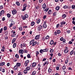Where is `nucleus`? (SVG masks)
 Instances as JSON below:
<instances>
[{
  "mask_svg": "<svg viewBox=\"0 0 75 75\" xmlns=\"http://www.w3.org/2000/svg\"><path fill=\"white\" fill-rule=\"evenodd\" d=\"M23 20H24L26 18H27L28 17V15L27 14H25L24 16H21Z\"/></svg>",
  "mask_w": 75,
  "mask_h": 75,
  "instance_id": "1",
  "label": "nucleus"
},
{
  "mask_svg": "<svg viewBox=\"0 0 75 75\" xmlns=\"http://www.w3.org/2000/svg\"><path fill=\"white\" fill-rule=\"evenodd\" d=\"M17 11L16 10V9H15L14 8L12 11V13L13 15H14L15 14H17Z\"/></svg>",
  "mask_w": 75,
  "mask_h": 75,
  "instance_id": "2",
  "label": "nucleus"
},
{
  "mask_svg": "<svg viewBox=\"0 0 75 75\" xmlns=\"http://www.w3.org/2000/svg\"><path fill=\"white\" fill-rule=\"evenodd\" d=\"M47 27V25L46 24V21L44 22V23L43 25V27L44 28H46Z\"/></svg>",
  "mask_w": 75,
  "mask_h": 75,
  "instance_id": "3",
  "label": "nucleus"
},
{
  "mask_svg": "<svg viewBox=\"0 0 75 75\" xmlns=\"http://www.w3.org/2000/svg\"><path fill=\"white\" fill-rule=\"evenodd\" d=\"M61 33V31L59 30H58L57 32H54V34L55 35H57V34H59Z\"/></svg>",
  "mask_w": 75,
  "mask_h": 75,
  "instance_id": "4",
  "label": "nucleus"
},
{
  "mask_svg": "<svg viewBox=\"0 0 75 75\" xmlns=\"http://www.w3.org/2000/svg\"><path fill=\"white\" fill-rule=\"evenodd\" d=\"M52 69H51V66H50L48 69V73H52Z\"/></svg>",
  "mask_w": 75,
  "mask_h": 75,
  "instance_id": "5",
  "label": "nucleus"
},
{
  "mask_svg": "<svg viewBox=\"0 0 75 75\" xmlns=\"http://www.w3.org/2000/svg\"><path fill=\"white\" fill-rule=\"evenodd\" d=\"M42 26L40 25L39 26H38V30L39 31H40L42 29Z\"/></svg>",
  "mask_w": 75,
  "mask_h": 75,
  "instance_id": "6",
  "label": "nucleus"
},
{
  "mask_svg": "<svg viewBox=\"0 0 75 75\" xmlns=\"http://www.w3.org/2000/svg\"><path fill=\"white\" fill-rule=\"evenodd\" d=\"M4 13V10H2L1 11V13H0V16H1L2 15V14H3Z\"/></svg>",
  "mask_w": 75,
  "mask_h": 75,
  "instance_id": "7",
  "label": "nucleus"
},
{
  "mask_svg": "<svg viewBox=\"0 0 75 75\" xmlns=\"http://www.w3.org/2000/svg\"><path fill=\"white\" fill-rule=\"evenodd\" d=\"M16 65L18 67H20L21 65V63H17L16 64Z\"/></svg>",
  "mask_w": 75,
  "mask_h": 75,
  "instance_id": "8",
  "label": "nucleus"
},
{
  "mask_svg": "<svg viewBox=\"0 0 75 75\" xmlns=\"http://www.w3.org/2000/svg\"><path fill=\"white\" fill-rule=\"evenodd\" d=\"M36 65H37V63L35 62H33L32 64V67H35Z\"/></svg>",
  "mask_w": 75,
  "mask_h": 75,
  "instance_id": "9",
  "label": "nucleus"
},
{
  "mask_svg": "<svg viewBox=\"0 0 75 75\" xmlns=\"http://www.w3.org/2000/svg\"><path fill=\"white\" fill-rule=\"evenodd\" d=\"M19 52L20 54H23L24 52V50L22 49L20 50L19 51Z\"/></svg>",
  "mask_w": 75,
  "mask_h": 75,
  "instance_id": "10",
  "label": "nucleus"
},
{
  "mask_svg": "<svg viewBox=\"0 0 75 75\" xmlns=\"http://www.w3.org/2000/svg\"><path fill=\"white\" fill-rule=\"evenodd\" d=\"M66 23V22H65L63 21L60 24L61 25H60L61 27L62 25H64V24H65V23Z\"/></svg>",
  "mask_w": 75,
  "mask_h": 75,
  "instance_id": "11",
  "label": "nucleus"
},
{
  "mask_svg": "<svg viewBox=\"0 0 75 75\" xmlns=\"http://www.w3.org/2000/svg\"><path fill=\"white\" fill-rule=\"evenodd\" d=\"M42 7L44 9L46 7V4H42Z\"/></svg>",
  "mask_w": 75,
  "mask_h": 75,
  "instance_id": "12",
  "label": "nucleus"
},
{
  "mask_svg": "<svg viewBox=\"0 0 75 75\" xmlns=\"http://www.w3.org/2000/svg\"><path fill=\"white\" fill-rule=\"evenodd\" d=\"M34 40H33L30 41V45H31L32 44H33V43H34Z\"/></svg>",
  "mask_w": 75,
  "mask_h": 75,
  "instance_id": "13",
  "label": "nucleus"
},
{
  "mask_svg": "<svg viewBox=\"0 0 75 75\" xmlns=\"http://www.w3.org/2000/svg\"><path fill=\"white\" fill-rule=\"evenodd\" d=\"M39 38H40V35H37L35 37V40H37V39H38Z\"/></svg>",
  "mask_w": 75,
  "mask_h": 75,
  "instance_id": "14",
  "label": "nucleus"
},
{
  "mask_svg": "<svg viewBox=\"0 0 75 75\" xmlns=\"http://www.w3.org/2000/svg\"><path fill=\"white\" fill-rule=\"evenodd\" d=\"M44 50H43L42 49H41L40 50V53H41V54H43V53H42V52H44Z\"/></svg>",
  "mask_w": 75,
  "mask_h": 75,
  "instance_id": "15",
  "label": "nucleus"
},
{
  "mask_svg": "<svg viewBox=\"0 0 75 75\" xmlns=\"http://www.w3.org/2000/svg\"><path fill=\"white\" fill-rule=\"evenodd\" d=\"M5 64V62H2L1 63H0V66L2 67V66H3Z\"/></svg>",
  "mask_w": 75,
  "mask_h": 75,
  "instance_id": "16",
  "label": "nucleus"
},
{
  "mask_svg": "<svg viewBox=\"0 0 75 75\" xmlns=\"http://www.w3.org/2000/svg\"><path fill=\"white\" fill-rule=\"evenodd\" d=\"M18 66H17L16 65H15L14 67V70H17V69H18Z\"/></svg>",
  "mask_w": 75,
  "mask_h": 75,
  "instance_id": "17",
  "label": "nucleus"
},
{
  "mask_svg": "<svg viewBox=\"0 0 75 75\" xmlns=\"http://www.w3.org/2000/svg\"><path fill=\"white\" fill-rule=\"evenodd\" d=\"M16 4L18 6H20V2H19L17 1L16 2Z\"/></svg>",
  "mask_w": 75,
  "mask_h": 75,
  "instance_id": "18",
  "label": "nucleus"
},
{
  "mask_svg": "<svg viewBox=\"0 0 75 75\" xmlns=\"http://www.w3.org/2000/svg\"><path fill=\"white\" fill-rule=\"evenodd\" d=\"M74 53V50H73L71 51V52H70V54L71 55H72V54H73Z\"/></svg>",
  "mask_w": 75,
  "mask_h": 75,
  "instance_id": "19",
  "label": "nucleus"
},
{
  "mask_svg": "<svg viewBox=\"0 0 75 75\" xmlns=\"http://www.w3.org/2000/svg\"><path fill=\"white\" fill-rule=\"evenodd\" d=\"M7 30V27L6 26H5L4 28V31H6Z\"/></svg>",
  "mask_w": 75,
  "mask_h": 75,
  "instance_id": "20",
  "label": "nucleus"
},
{
  "mask_svg": "<svg viewBox=\"0 0 75 75\" xmlns=\"http://www.w3.org/2000/svg\"><path fill=\"white\" fill-rule=\"evenodd\" d=\"M62 17L63 18H65V17H67V16H66V15H65V14H63L62 15Z\"/></svg>",
  "mask_w": 75,
  "mask_h": 75,
  "instance_id": "21",
  "label": "nucleus"
},
{
  "mask_svg": "<svg viewBox=\"0 0 75 75\" xmlns=\"http://www.w3.org/2000/svg\"><path fill=\"white\" fill-rule=\"evenodd\" d=\"M50 45H53L54 44V41L53 40H51L50 42Z\"/></svg>",
  "mask_w": 75,
  "mask_h": 75,
  "instance_id": "22",
  "label": "nucleus"
},
{
  "mask_svg": "<svg viewBox=\"0 0 75 75\" xmlns=\"http://www.w3.org/2000/svg\"><path fill=\"white\" fill-rule=\"evenodd\" d=\"M16 40V38L13 39L12 40V44H13Z\"/></svg>",
  "mask_w": 75,
  "mask_h": 75,
  "instance_id": "23",
  "label": "nucleus"
},
{
  "mask_svg": "<svg viewBox=\"0 0 75 75\" xmlns=\"http://www.w3.org/2000/svg\"><path fill=\"white\" fill-rule=\"evenodd\" d=\"M64 9H67V8H68L69 7L68 6H64Z\"/></svg>",
  "mask_w": 75,
  "mask_h": 75,
  "instance_id": "24",
  "label": "nucleus"
},
{
  "mask_svg": "<svg viewBox=\"0 0 75 75\" xmlns=\"http://www.w3.org/2000/svg\"><path fill=\"white\" fill-rule=\"evenodd\" d=\"M7 16L8 18H10L11 17V14L10 13H7Z\"/></svg>",
  "mask_w": 75,
  "mask_h": 75,
  "instance_id": "25",
  "label": "nucleus"
},
{
  "mask_svg": "<svg viewBox=\"0 0 75 75\" xmlns=\"http://www.w3.org/2000/svg\"><path fill=\"white\" fill-rule=\"evenodd\" d=\"M36 56L37 57H38V55L39 54V52L38 51H36Z\"/></svg>",
  "mask_w": 75,
  "mask_h": 75,
  "instance_id": "26",
  "label": "nucleus"
},
{
  "mask_svg": "<svg viewBox=\"0 0 75 75\" xmlns=\"http://www.w3.org/2000/svg\"><path fill=\"white\" fill-rule=\"evenodd\" d=\"M26 69L27 71H29L30 70V67H28L26 68Z\"/></svg>",
  "mask_w": 75,
  "mask_h": 75,
  "instance_id": "27",
  "label": "nucleus"
},
{
  "mask_svg": "<svg viewBox=\"0 0 75 75\" xmlns=\"http://www.w3.org/2000/svg\"><path fill=\"white\" fill-rule=\"evenodd\" d=\"M64 52H65V53H67V52H68V49H66L65 50H64Z\"/></svg>",
  "mask_w": 75,
  "mask_h": 75,
  "instance_id": "28",
  "label": "nucleus"
},
{
  "mask_svg": "<svg viewBox=\"0 0 75 75\" xmlns=\"http://www.w3.org/2000/svg\"><path fill=\"white\" fill-rule=\"evenodd\" d=\"M35 24V22H32L31 23V26H33V25H34Z\"/></svg>",
  "mask_w": 75,
  "mask_h": 75,
  "instance_id": "29",
  "label": "nucleus"
},
{
  "mask_svg": "<svg viewBox=\"0 0 75 75\" xmlns=\"http://www.w3.org/2000/svg\"><path fill=\"white\" fill-rule=\"evenodd\" d=\"M71 8L73 9H75V5H72Z\"/></svg>",
  "mask_w": 75,
  "mask_h": 75,
  "instance_id": "30",
  "label": "nucleus"
},
{
  "mask_svg": "<svg viewBox=\"0 0 75 75\" xmlns=\"http://www.w3.org/2000/svg\"><path fill=\"white\" fill-rule=\"evenodd\" d=\"M62 69L63 70H65V69H66V66H63L62 67Z\"/></svg>",
  "mask_w": 75,
  "mask_h": 75,
  "instance_id": "31",
  "label": "nucleus"
},
{
  "mask_svg": "<svg viewBox=\"0 0 75 75\" xmlns=\"http://www.w3.org/2000/svg\"><path fill=\"white\" fill-rule=\"evenodd\" d=\"M16 47V43H14L13 45V48H15Z\"/></svg>",
  "mask_w": 75,
  "mask_h": 75,
  "instance_id": "32",
  "label": "nucleus"
},
{
  "mask_svg": "<svg viewBox=\"0 0 75 75\" xmlns=\"http://www.w3.org/2000/svg\"><path fill=\"white\" fill-rule=\"evenodd\" d=\"M59 9V7L58 6H57L56 8V10H58Z\"/></svg>",
  "mask_w": 75,
  "mask_h": 75,
  "instance_id": "33",
  "label": "nucleus"
},
{
  "mask_svg": "<svg viewBox=\"0 0 75 75\" xmlns=\"http://www.w3.org/2000/svg\"><path fill=\"white\" fill-rule=\"evenodd\" d=\"M36 44H37V41L34 42L32 44V46H34V45H35Z\"/></svg>",
  "mask_w": 75,
  "mask_h": 75,
  "instance_id": "34",
  "label": "nucleus"
},
{
  "mask_svg": "<svg viewBox=\"0 0 75 75\" xmlns=\"http://www.w3.org/2000/svg\"><path fill=\"white\" fill-rule=\"evenodd\" d=\"M44 50V52H47L48 51V49L46 48L45 49H43Z\"/></svg>",
  "mask_w": 75,
  "mask_h": 75,
  "instance_id": "35",
  "label": "nucleus"
},
{
  "mask_svg": "<svg viewBox=\"0 0 75 75\" xmlns=\"http://www.w3.org/2000/svg\"><path fill=\"white\" fill-rule=\"evenodd\" d=\"M23 7H24L25 8H26L27 7V4H24L23 5Z\"/></svg>",
  "mask_w": 75,
  "mask_h": 75,
  "instance_id": "36",
  "label": "nucleus"
},
{
  "mask_svg": "<svg viewBox=\"0 0 75 75\" xmlns=\"http://www.w3.org/2000/svg\"><path fill=\"white\" fill-rule=\"evenodd\" d=\"M15 57H16L17 58H19V56L18 54H16L15 55Z\"/></svg>",
  "mask_w": 75,
  "mask_h": 75,
  "instance_id": "37",
  "label": "nucleus"
},
{
  "mask_svg": "<svg viewBox=\"0 0 75 75\" xmlns=\"http://www.w3.org/2000/svg\"><path fill=\"white\" fill-rule=\"evenodd\" d=\"M18 28H19V30H20V31H21V30H23V28H22V27L21 26L19 27Z\"/></svg>",
  "mask_w": 75,
  "mask_h": 75,
  "instance_id": "38",
  "label": "nucleus"
},
{
  "mask_svg": "<svg viewBox=\"0 0 75 75\" xmlns=\"http://www.w3.org/2000/svg\"><path fill=\"white\" fill-rule=\"evenodd\" d=\"M27 57L28 58H31V56H30V54H28L27 55Z\"/></svg>",
  "mask_w": 75,
  "mask_h": 75,
  "instance_id": "39",
  "label": "nucleus"
},
{
  "mask_svg": "<svg viewBox=\"0 0 75 75\" xmlns=\"http://www.w3.org/2000/svg\"><path fill=\"white\" fill-rule=\"evenodd\" d=\"M36 74V71H34L32 73V75H35Z\"/></svg>",
  "mask_w": 75,
  "mask_h": 75,
  "instance_id": "40",
  "label": "nucleus"
},
{
  "mask_svg": "<svg viewBox=\"0 0 75 75\" xmlns=\"http://www.w3.org/2000/svg\"><path fill=\"white\" fill-rule=\"evenodd\" d=\"M54 52V50L52 49H51L50 50V52H51V53H52Z\"/></svg>",
  "mask_w": 75,
  "mask_h": 75,
  "instance_id": "41",
  "label": "nucleus"
},
{
  "mask_svg": "<svg viewBox=\"0 0 75 75\" xmlns=\"http://www.w3.org/2000/svg\"><path fill=\"white\" fill-rule=\"evenodd\" d=\"M40 19L38 20L37 21V24H39L40 23Z\"/></svg>",
  "mask_w": 75,
  "mask_h": 75,
  "instance_id": "42",
  "label": "nucleus"
},
{
  "mask_svg": "<svg viewBox=\"0 0 75 75\" xmlns=\"http://www.w3.org/2000/svg\"><path fill=\"white\" fill-rule=\"evenodd\" d=\"M24 74H27L28 72L27 70H24Z\"/></svg>",
  "mask_w": 75,
  "mask_h": 75,
  "instance_id": "43",
  "label": "nucleus"
},
{
  "mask_svg": "<svg viewBox=\"0 0 75 75\" xmlns=\"http://www.w3.org/2000/svg\"><path fill=\"white\" fill-rule=\"evenodd\" d=\"M1 71L2 72H5V69H2Z\"/></svg>",
  "mask_w": 75,
  "mask_h": 75,
  "instance_id": "44",
  "label": "nucleus"
},
{
  "mask_svg": "<svg viewBox=\"0 0 75 75\" xmlns=\"http://www.w3.org/2000/svg\"><path fill=\"white\" fill-rule=\"evenodd\" d=\"M18 75H23V73L20 72L18 73Z\"/></svg>",
  "mask_w": 75,
  "mask_h": 75,
  "instance_id": "45",
  "label": "nucleus"
},
{
  "mask_svg": "<svg viewBox=\"0 0 75 75\" xmlns=\"http://www.w3.org/2000/svg\"><path fill=\"white\" fill-rule=\"evenodd\" d=\"M3 8V5L0 6V10H2Z\"/></svg>",
  "mask_w": 75,
  "mask_h": 75,
  "instance_id": "46",
  "label": "nucleus"
},
{
  "mask_svg": "<svg viewBox=\"0 0 75 75\" xmlns=\"http://www.w3.org/2000/svg\"><path fill=\"white\" fill-rule=\"evenodd\" d=\"M49 10V8H46L45 10L44 11H45V12H47L48 11V10Z\"/></svg>",
  "mask_w": 75,
  "mask_h": 75,
  "instance_id": "47",
  "label": "nucleus"
},
{
  "mask_svg": "<svg viewBox=\"0 0 75 75\" xmlns=\"http://www.w3.org/2000/svg\"><path fill=\"white\" fill-rule=\"evenodd\" d=\"M56 15L57 13L56 12H54L53 14V16H55Z\"/></svg>",
  "mask_w": 75,
  "mask_h": 75,
  "instance_id": "48",
  "label": "nucleus"
},
{
  "mask_svg": "<svg viewBox=\"0 0 75 75\" xmlns=\"http://www.w3.org/2000/svg\"><path fill=\"white\" fill-rule=\"evenodd\" d=\"M22 45H23V47H25V45H26V44H25V43H23Z\"/></svg>",
  "mask_w": 75,
  "mask_h": 75,
  "instance_id": "49",
  "label": "nucleus"
},
{
  "mask_svg": "<svg viewBox=\"0 0 75 75\" xmlns=\"http://www.w3.org/2000/svg\"><path fill=\"white\" fill-rule=\"evenodd\" d=\"M17 61V59L15 58L13 60V62H16V61Z\"/></svg>",
  "mask_w": 75,
  "mask_h": 75,
  "instance_id": "50",
  "label": "nucleus"
},
{
  "mask_svg": "<svg viewBox=\"0 0 75 75\" xmlns=\"http://www.w3.org/2000/svg\"><path fill=\"white\" fill-rule=\"evenodd\" d=\"M48 13L49 14H51V10H50L48 12Z\"/></svg>",
  "mask_w": 75,
  "mask_h": 75,
  "instance_id": "51",
  "label": "nucleus"
},
{
  "mask_svg": "<svg viewBox=\"0 0 75 75\" xmlns=\"http://www.w3.org/2000/svg\"><path fill=\"white\" fill-rule=\"evenodd\" d=\"M67 34H69V33H71V31L70 30H67Z\"/></svg>",
  "mask_w": 75,
  "mask_h": 75,
  "instance_id": "52",
  "label": "nucleus"
},
{
  "mask_svg": "<svg viewBox=\"0 0 75 75\" xmlns=\"http://www.w3.org/2000/svg\"><path fill=\"white\" fill-rule=\"evenodd\" d=\"M9 21L10 22H11L12 23H14V22L13 21V19H10L9 20Z\"/></svg>",
  "mask_w": 75,
  "mask_h": 75,
  "instance_id": "53",
  "label": "nucleus"
},
{
  "mask_svg": "<svg viewBox=\"0 0 75 75\" xmlns=\"http://www.w3.org/2000/svg\"><path fill=\"white\" fill-rule=\"evenodd\" d=\"M3 28H2L0 29V33H2V31H3Z\"/></svg>",
  "mask_w": 75,
  "mask_h": 75,
  "instance_id": "54",
  "label": "nucleus"
},
{
  "mask_svg": "<svg viewBox=\"0 0 75 75\" xmlns=\"http://www.w3.org/2000/svg\"><path fill=\"white\" fill-rule=\"evenodd\" d=\"M11 33H13V34H15L16 33V32L15 31H14V30H12L11 31Z\"/></svg>",
  "mask_w": 75,
  "mask_h": 75,
  "instance_id": "55",
  "label": "nucleus"
},
{
  "mask_svg": "<svg viewBox=\"0 0 75 75\" xmlns=\"http://www.w3.org/2000/svg\"><path fill=\"white\" fill-rule=\"evenodd\" d=\"M13 24L11 23L10 25H9V28H10V27H12V26L13 25Z\"/></svg>",
  "mask_w": 75,
  "mask_h": 75,
  "instance_id": "56",
  "label": "nucleus"
},
{
  "mask_svg": "<svg viewBox=\"0 0 75 75\" xmlns=\"http://www.w3.org/2000/svg\"><path fill=\"white\" fill-rule=\"evenodd\" d=\"M63 73H64V75H65V74H66V73H67V71H65V70L63 71Z\"/></svg>",
  "mask_w": 75,
  "mask_h": 75,
  "instance_id": "57",
  "label": "nucleus"
},
{
  "mask_svg": "<svg viewBox=\"0 0 75 75\" xmlns=\"http://www.w3.org/2000/svg\"><path fill=\"white\" fill-rule=\"evenodd\" d=\"M29 62H30V61H29V60H27V61L25 62V64H28V63Z\"/></svg>",
  "mask_w": 75,
  "mask_h": 75,
  "instance_id": "58",
  "label": "nucleus"
},
{
  "mask_svg": "<svg viewBox=\"0 0 75 75\" xmlns=\"http://www.w3.org/2000/svg\"><path fill=\"white\" fill-rule=\"evenodd\" d=\"M50 38V36H47L46 38H45V39L46 40H47V39H48Z\"/></svg>",
  "mask_w": 75,
  "mask_h": 75,
  "instance_id": "59",
  "label": "nucleus"
},
{
  "mask_svg": "<svg viewBox=\"0 0 75 75\" xmlns=\"http://www.w3.org/2000/svg\"><path fill=\"white\" fill-rule=\"evenodd\" d=\"M16 34H13V35H12V37H15L16 36Z\"/></svg>",
  "mask_w": 75,
  "mask_h": 75,
  "instance_id": "60",
  "label": "nucleus"
},
{
  "mask_svg": "<svg viewBox=\"0 0 75 75\" xmlns=\"http://www.w3.org/2000/svg\"><path fill=\"white\" fill-rule=\"evenodd\" d=\"M39 7H40L38 6H36L35 7V8L36 9H37L38 10L39 9Z\"/></svg>",
  "mask_w": 75,
  "mask_h": 75,
  "instance_id": "61",
  "label": "nucleus"
},
{
  "mask_svg": "<svg viewBox=\"0 0 75 75\" xmlns=\"http://www.w3.org/2000/svg\"><path fill=\"white\" fill-rule=\"evenodd\" d=\"M16 26H14L12 27L13 29H16Z\"/></svg>",
  "mask_w": 75,
  "mask_h": 75,
  "instance_id": "62",
  "label": "nucleus"
},
{
  "mask_svg": "<svg viewBox=\"0 0 75 75\" xmlns=\"http://www.w3.org/2000/svg\"><path fill=\"white\" fill-rule=\"evenodd\" d=\"M5 18L4 17L2 18V20L3 21H5Z\"/></svg>",
  "mask_w": 75,
  "mask_h": 75,
  "instance_id": "63",
  "label": "nucleus"
},
{
  "mask_svg": "<svg viewBox=\"0 0 75 75\" xmlns=\"http://www.w3.org/2000/svg\"><path fill=\"white\" fill-rule=\"evenodd\" d=\"M72 23L73 24H74V25H75V21H72Z\"/></svg>",
  "mask_w": 75,
  "mask_h": 75,
  "instance_id": "64",
  "label": "nucleus"
}]
</instances>
